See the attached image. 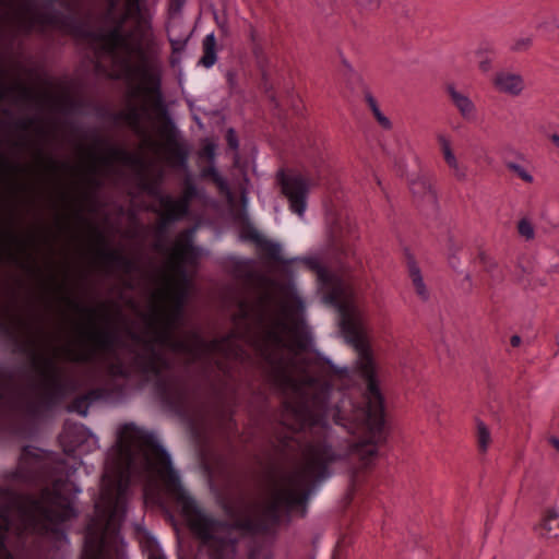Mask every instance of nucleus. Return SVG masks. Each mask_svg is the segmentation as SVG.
I'll list each match as a JSON object with an SVG mask.
<instances>
[{
	"label": "nucleus",
	"mask_w": 559,
	"mask_h": 559,
	"mask_svg": "<svg viewBox=\"0 0 559 559\" xmlns=\"http://www.w3.org/2000/svg\"><path fill=\"white\" fill-rule=\"evenodd\" d=\"M243 239L249 240L255 245V247L265 252L271 259L280 263H288L289 260L283 257V248L278 242L269 240L263 234L255 228H249L243 234Z\"/></svg>",
	"instance_id": "obj_13"
},
{
	"label": "nucleus",
	"mask_w": 559,
	"mask_h": 559,
	"mask_svg": "<svg viewBox=\"0 0 559 559\" xmlns=\"http://www.w3.org/2000/svg\"><path fill=\"white\" fill-rule=\"evenodd\" d=\"M139 543L146 559H166L157 540L144 533L139 537Z\"/></svg>",
	"instance_id": "obj_19"
},
{
	"label": "nucleus",
	"mask_w": 559,
	"mask_h": 559,
	"mask_svg": "<svg viewBox=\"0 0 559 559\" xmlns=\"http://www.w3.org/2000/svg\"><path fill=\"white\" fill-rule=\"evenodd\" d=\"M554 523H556L559 527V499L557 500L556 504L548 511V514L543 523L542 534L550 537L551 535H546V533H544V531L549 532L551 530V525Z\"/></svg>",
	"instance_id": "obj_21"
},
{
	"label": "nucleus",
	"mask_w": 559,
	"mask_h": 559,
	"mask_svg": "<svg viewBox=\"0 0 559 559\" xmlns=\"http://www.w3.org/2000/svg\"><path fill=\"white\" fill-rule=\"evenodd\" d=\"M132 156L118 146H107L99 153L91 155V169L94 174L108 171L116 162L129 163Z\"/></svg>",
	"instance_id": "obj_12"
},
{
	"label": "nucleus",
	"mask_w": 559,
	"mask_h": 559,
	"mask_svg": "<svg viewBox=\"0 0 559 559\" xmlns=\"http://www.w3.org/2000/svg\"><path fill=\"white\" fill-rule=\"evenodd\" d=\"M411 189L416 197H420L425 202L435 205L437 202V194L432 189L430 181L424 177L418 176L409 181Z\"/></svg>",
	"instance_id": "obj_18"
},
{
	"label": "nucleus",
	"mask_w": 559,
	"mask_h": 559,
	"mask_svg": "<svg viewBox=\"0 0 559 559\" xmlns=\"http://www.w3.org/2000/svg\"><path fill=\"white\" fill-rule=\"evenodd\" d=\"M447 93L451 103L457 109L461 117L466 121H474L477 118V109L471 97L459 91L453 84L447 85Z\"/></svg>",
	"instance_id": "obj_14"
},
{
	"label": "nucleus",
	"mask_w": 559,
	"mask_h": 559,
	"mask_svg": "<svg viewBox=\"0 0 559 559\" xmlns=\"http://www.w3.org/2000/svg\"><path fill=\"white\" fill-rule=\"evenodd\" d=\"M408 271L416 294L421 300L427 301L429 299V290L424 282L420 269L418 267L416 262L411 261L408 263Z\"/></svg>",
	"instance_id": "obj_20"
},
{
	"label": "nucleus",
	"mask_w": 559,
	"mask_h": 559,
	"mask_svg": "<svg viewBox=\"0 0 559 559\" xmlns=\"http://www.w3.org/2000/svg\"><path fill=\"white\" fill-rule=\"evenodd\" d=\"M126 503H95V515L86 528L82 559H110L121 547L119 526Z\"/></svg>",
	"instance_id": "obj_4"
},
{
	"label": "nucleus",
	"mask_w": 559,
	"mask_h": 559,
	"mask_svg": "<svg viewBox=\"0 0 559 559\" xmlns=\"http://www.w3.org/2000/svg\"><path fill=\"white\" fill-rule=\"evenodd\" d=\"M288 260L283 264L302 262L328 289L324 300L337 309L344 338L358 353L356 368L367 381L365 406L356 407L344 393H340V402L332 403L333 377L349 379L348 367H340L320 353L310 357L306 350L312 338L308 334L287 342L288 321L306 309L294 285L281 301L280 311L270 292L255 293L239 301L233 318L235 331L212 341L194 333L188 347L195 359L211 360L214 356L237 357L241 350L238 340L251 344L269 365V382L290 396L283 413L284 425L294 432L308 433L306 442L297 435L284 443L287 450L298 448L301 460L292 472L270 481H324L332 475L331 463L355 455L368 464L377 455L378 444L384 440V400L370 353L368 311L358 304L355 290L334 276L318 253Z\"/></svg>",
	"instance_id": "obj_1"
},
{
	"label": "nucleus",
	"mask_w": 559,
	"mask_h": 559,
	"mask_svg": "<svg viewBox=\"0 0 559 559\" xmlns=\"http://www.w3.org/2000/svg\"><path fill=\"white\" fill-rule=\"evenodd\" d=\"M493 83L499 92L512 96L520 95L524 90L523 78L518 73L508 71H501L497 73Z\"/></svg>",
	"instance_id": "obj_16"
},
{
	"label": "nucleus",
	"mask_w": 559,
	"mask_h": 559,
	"mask_svg": "<svg viewBox=\"0 0 559 559\" xmlns=\"http://www.w3.org/2000/svg\"><path fill=\"white\" fill-rule=\"evenodd\" d=\"M86 340L80 344L78 352L69 353L68 356L76 361H90L94 359L97 352H106L109 347L108 335L95 328L86 331Z\"/></svg>",
	"instance_id": "obj_11"
},
{
	"label": "nucleus",
	"mask_w": 559,
	"mask_h": 559,
	"mask_svg": "<svg viewBox=\"0 0 559 559\" xmlns=\"http://www.w3.org/2000/svg\"><path fill=\"white\" fill-rule=\"evenodd\" d=\"M190 526L202 540L203 549L210 552L211 559H234L237 544L234 526L214 521L201 513L190 519ZM248 559H273V557L267 545L259 544L250 548Z\"/></svg>",
	"instance_id": "obj_5"
},
{
	"label": "nucleus",
	"mask_w": 559,
	"mask_h": 559,
	"mask_svg": "<svg viewBox=\"0 0 559 559\" xmlns=\"http://www.w3.org/2000/svg\"><path fill=\"white\" fill-rule=\"evenodd\" d=\"M96 68L128 83V119L150 136L169 140L168 121L159 94V71L151 50V32L142 0H110L100 27L87 35Z\"/></svg>",
	"instance_id": "obj_2"
},
{
	"label": "nucleus",
	"mask_w": 559,
	"mask_h": 559,
	"mask_svg": "<svg viewBox=\"0 0 559 559\" xmlns=\"http://www.w3.org/2000/svg\"><path fill=\"white\" fill-rule=\"evenodd\" d=\"M344 255H345V258H348L349 253L348 252H344Z\"/></svg>",
	"instance_id": "obj_40"
},
{
	"label": "nucleus",
	"mask_w": 559,
	"mask_h": 559,
	"mask_svg": "<svg viewBox=\"0 0 559 559\" xmlns=\"http://www.w3.org/2000/svg\"><path fill=\"white\" fill-rule=\"evenodd\" d=\"M376 119L383 129L390 130L392 128L391 120L384 114L378 115Z\"/></svg>",
	"instance_id": "obj_30"
},
{
	"label": "nucleus",
	"mask_w": 559,
	"mask_h": 559,
	"mask_svg": "<svg viewBox=\"0 0 559 559\" xmlns=\"http://www.w3.org/2000/svg\"><path fill=\"white\" fill-rule=\"evenodd\" d=\"M55 23L53 20L43 16L34 7L27 3L9 5L5 0H0V32L7 27L19 32H27Z\"/></svg>",
	"instance_id": "obj_7"
},
{
	"label": "nucleus",
	"mask_w": 559,
	"mask_h": 559,
	"mask_svg": "<svg viewBox=\"0 0 559 559\" xmlns=\"http://www.w3.org/2000/svg\"><path fill=\"white\" fill-rule=\"evenodd\" d=\"M366 100H367L371 111H373L374 108L379 107L377 100L374 99V97L371 94L366 95Z\"/></svg>",
	"instance_id": "obj_31"
},
{
	"label": "nucleus",
	"mask_w": 559,
	"mask_h": 559,
	"mask_svg": "<svg viewBox=\"0 0 559 559\" xmlns=\"http://www.w3.org/2000/svg\"><path fill=\"white\" fill-rule=\"evenodd\" d=\"M176 154H177V169L180 168V167H187V165H186V162H187L186 152H185L183 147L181 146V144L179 143L178 140H177V151H176Z\"/></svg>",
	"instance_id": "obj_28"
},
{
	"label": "nucleus",
	"mask_w": 559,
	"mask_h": 559,
	"mask_svg": "<svg viewBox=\"0 0 559 559\" xmlns=\"http://www.w3.org/2000/svg\"><path fill=\"white\" fill-rule=\"evenodd\" d=\"M186 0H177V12L179 11V9L183 5Z\"/></svg>",
	"instance_id": "obj_39"
},
{
	"label": "nucleus",
	"mask_w": 559,
	"mask_h": 559,
	"mask_svg": "<svg viewBox=\"0 0 559 559\" xmlns=\"http://www.w3.org/2000/svg\"><path fill=\"white\" fill-rule=\"evenodd\" d=\"M507 168L514 173L518 177H520L525 182H533V176L532 174L521 164L514 163V162H508Z\"/></svg>",
	"instance_id": "obj_23"
},
{
	"label": "nucleus",
	"mask_w": 559,
	"mask_h": 559,
	"mask_svg": "<svg viewBox=\"0 0 559 559\" xmlns=\"http://www.w3.org/2000/svg\"><path fill=\"white\" fill-rule=\"evenodd\" d=\"M477 441L483 452H486L490 443V432L483 421L477 423Z\"/></svg>",
	"instance_id": "obj_22"
},
{
	"label": "nucleus",
	"mask_w": 559,
	"mask_h": 559,
	"mask_svg": "<svg viewBox=\"0 0 559 559\" xmlns=\"http://www.w3.org/2000/svg\"><path fill=\"white\" fill-rule=\"evenodd\" d=\"M356 3L362 10H373L379 7V0H356Z\"/></svg>",
	"instance_id": "obj_29"
},
{
	"label": "nucleus",
	"mask_w": 559,
	"mask_h": 559,
	"mask_svg": "<svg viewBox=\"0 0 559 559\" xmlns=\"http://www.w3.org/2000/svg\"><path fill=\"white\" fill-rule=\"evenodd\" d=\"M510 343L513 347H516L521 344V337L519 335H513L510 338Z\"/></svg>",
	"instance_id": "obj_33"
},
{
	"label": "nucleus",
	"mask_w": 559,
	"mask_h": 559,
	"mask_svg": "<svg viewBox=\"0 0 559 559\" xmlns=\"http://www.w3.org/2000/svg\"><path fill=\"white\" fill-rule=\"evenodd\" d=\"M550 140L559 148V134H557V133L551 134Z\"/></svg>",
	"instance_id": "obj_36"
},
{
	"label": "nucleus",
	"mask_w": 559,
	"mask_h": 559,
	"mask_svg": "<svg viewBox=\"0 0 559 559\" xmlns=\"http://www.w3.org/2000/svg\"><path fill=\"white\" fill-rule=\"evenodd\" d=\"M67 484L56 483L36 500L0 489V559H11L4 537L9 531H53V526L74 515L72 501L64 495Z\"/></svg>",
	"instance_id": "obj_3"
},
{
	"label": "nucleus",
	"mask_w": 559,
	"mask_h": 559,
	"mask_svg": "<svg viewBox=\"0 0 559 559\" xmlns=\"http://www.w3.org/2000/svg\"><path fill=\"white\" fill-rule=\"evenodd\" d=\"M182 496H183L182 488L180 487L179 483L177 481V496H176L177 504L180 502Z\"/></svg>",
	"instance_id": "obj_34"
},
{
	"label": "nucleus",
	"mask_w": 559,
	"mask_h": 559,
	"mask_svg": "<svg viewBox=\"0 0 559 559\" xmlns=\"http://www.w3.org/2000/svg\"><path fill=\"white\" fill-rule=\"evenodd\" d=\"M218 47L214 32L209 33L202 40V56L198 66L211 69L218 60Z\"/></svg>",
	"instance_id": "obj_17"
},
{
	"label": "nucleus",
	"mask_w": 559,
	"mask_h": 559,
	"mask_svg": "<svg viewBox=\"0 0 559 559\" xmlns=\"http://www.w3.org/2000/svg\"><path fill=\"white\" fill-rule=\"evenodd\" d=\"M372 114H373L374 118H377V117H378V115H381V114H383V112H382V111L380 110V108L378 107V108H374V110L372 111Z\"/></svg>",
	"instance_id": "obj_38"
},
{
	"label": "nucleus",
	"mask_w": 559,
	"mask_h": 559,
	"mask_svg": "<svg viewBox=\"0 0 559 559\" xmlns=\"http://www.w3.org/2000/svg\"><path fill=\"white\" fill-rule=\"evenodd\" d=\"M549 442L554 445V448L559 452V439L556 437H551Z\"/></svg>",
	"instance_id": "obj_35"
},
{
	"label": "nucleus",
	"mask_w": 559,
	"mask_h": 559,
	"mask_svg": "<svg viewBox=\"0 0 559 559\" xmlns=\"http://www.w3.org/2000/svg\"><path fill=\"white\" fill-rule=\"evenodd\" d=\"M277 180L284 197L288 201L289 210L301 221H305L311 187L310 179L298 173L280 170Z\"/></svg>",
	"instance_id": "obj_8"
},
{
	"label": "nucleus",
	"mask_w": 559,
	"mask_h": 559,
	"mask_svg": "<svg viewBox=\"0 0 559 559\" xmlns=\"http://www.w3.org/2000/svg\"><path fill=\"white\" fill-rule=\"evenodd\" d=\"M533 44V37L530 35L519 36L510 44V50L514 52H522L527 50Z\"/></svg>",
	"instance_id": "obj_24"
},
{
	"label": "nucleus",
	"mask_w": 559,
	"mask_h": 559,
	"mask_svg": "<svg viewBox=\"0 0 559 559\" xmlns=\"http://www.w3.org/2000/svg\"><path fill=\"white\" fill-rule=\"evenodd\" d=\"M195 229L194 226L185 233H177V353L185 347L179 335L182 309L187 297L183 282H190V276L195 272L203 254L206 253L202 247L195 246L193 242Z\"/></svg>",
	"instance_id": "obj_6"
},
{
	"label": "nucleus",
	"mask_w": 559,
	"mask_h": 559,
	"mask_svg": "<svg viewBox=\"0 0 559 559\" xmlns=\"http://www.w3.org/2000/svg\"><path fill=\"white\" fill-rule=\"evenodd\" d=\"M437 140L440 145L443 159L451 169L453 176L459 180H465L467 177V168L465 165L461 164L455 156L449 136L445 134H438Z\"/></svg>",
	"instance_id": "obj_15"
},
{
	"label": "nucleus",
	"mask_w": 559,
	"mask_h": 559,
	"mask_svg": "<svg viewBox=\"0 0 559 559\" xmlns=\"http://www.w3.org/2000/svg\"><path fill=\"white\" fill-rule=\"evenodd\" d=\"M226 80L228 82V84L234 87L236 85V73L233 72V71H227L226 72Z\"/></svg>",
	"instance_id": "obj_32"
},
{
	"label": "nucleus",
	"mask_w": 559,
	"mask_h": 559,
	"mask_svg": "<svg viewBox=\"0 0 559 559\" xmlns=\"http://www.w3.org/2000/svg\"><path fill=\"white\" fill-rule=\"evenodd\" d=\"M518 229L520 235L525 237L526 239H532L534 237V227L532 223L526 218H522L519 222Z\"/></svg>",
	"instance_id": "obj_26"
},
{
	"label": "nucleus",
	"mask_w": 559,
	"mask_h": 559,
	"mask_svg": "<svg viewBox=\"0 0 559 559\" xmlns=\"http://www.w3.org/2000/svg\"><path fill=\"white\" fill-rule=\"evenodd\" d=\"M216 150L217 145L214 142H206L203 147L199 151V158H205L210 163V166L204 167L200 170L201 178H212L213 182L216 185L219 193L226 197V199L231 202L234 197L230 190L228 180L224 177L215 166L216 158Z\"/></svg>",
	"instance_id": "obj_10"
},
{
	"label": "nucleus",
	"mask_w": 559,
	"mask_h": 559,
	"mask_svg": "<svg viewBox=\"0 0 559 559\" xmlns=\"http://www.w3.org/2000/svg\"><path fill=\"white\" fill-rule=\"evenodd\" d=\"M226 141L228 146L234 150L238 151L239 148V141L236 131L233 128H229L226 132Z\"/></svg>",
	"instance_id": "obj_27"
},
{
	"label": "nucleus",
	"mask_w": 559,
	"mask_h": 559,
	"mask_svg": "<svg viewBox=\"0 0 559 559\" xmlns=\"http://www.w3.org/2000/svg\"><path fill=\"white\" fill-rule=\"evenodd\" d=\"M536 28L544 33H551L555 29H559V20L554 15H549L542 22L537 23Z\"/></svg>",
	"instance_id": "obj_25"
},
{
	"label": "nucleus",
	"mask_w": 559,
	"mask_h": 559,
	"mask_svg": "<svg viewBox=\"0 0 559 559\" xmlns=\"http://www.w3.org/2000/svg\"><path fill=\"white\" fill-rule=\"evenodd\" d=\"M480 68L483 71H487L489 69V62H481Z\"/></svg>",
	"instance_id": "obj_37"
},
{
	"label": "nucleus",
	"mask_w": 559,
	"mask_h": 559,
	"mask_svg": "<svg viewBox=\"0 0 559 559\" xmlns=\"http://www.w3.org/2000/svg\"><path fill=\"white\" fill-rule=\"evenodd\" d=\"M207 203L206 191L198 185V178L192 174H187L180 186V194L177 195L176 213L177 222L188 215H193L195 211Z\"/></svg>",
	"instance_id": "obj_9"
}]
</instances>
